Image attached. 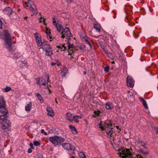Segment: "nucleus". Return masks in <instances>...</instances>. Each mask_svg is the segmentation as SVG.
<instances>
[{
	"label": "nucleus",
	"mask_w": 158,
	"mask_h": 158,
	"mask_svg": "<svg viewBox=\"0 0 158 158\" xmlns=\"http://www.w3.org/2000/svg\"><path fill=\"white\" fill-rule=\"evenodd\" d=\"M12 38L7 30L4 32L3 40L4 47L10 53V56L14 59H17L21 56V55L16 50L15 48L12 46Z\"/></svg>",
	"instance_id": "f257e3e1"
},
{
	"label": "nucleus",
	"mask_w": 158,
	"mask_h": 158,
	"mask_svg": "<svg viewBox=\"0 0 158 158\" xmlns=\"http://www.w3.org/2000/svg\"><path fill=\"white\" fill-rule=\"evenodd\" d=\"M7 111L5 108V102L3 97L0 96V119L6 117Z\"/></svg>",
	"instance_id": "f03ea898"
},
{
	"label": "nucleus",
	"mask_w": 158,
	"mask_h": 158,
	"mask_svg": "<svg viewBox=\"0 0 158 158\" xmlns=\"http://www.w3.org/2000/svg\"><path fill=\"white\" fill-rule=\"evenodd\" d=\"M118 154H119V156L122 158H128L130 157L131 158H145L139 154L137 155L135 157H131L132 154L129 149L127 148L122 150L121 152H120Z\"/></svg>",
	"instance_id": "7ed1b4c3"
},
{
	"label": "nucleus",
	"mask_w": 158,
	"mask_h": 158,
	"mask_svg": "<svg viewBox=\"0 0 158 158\" xmlns=\"http://www.w3.org/2000/svg\"><path fill=\"white\" fill-rule=\"evenodd\" d=\"M27 9L31 10L34 14H36L38 13L37 9L34 2L31 0H28L25 2Z\"/></svg>",
	"instance_id": "20e7f679"
},
{
	"label": "nucleus",
	"mask_w": 158,
	"mask_h": 158,
	"mask_svg": "<svg viewBox=\"0 0 158 158\" xmlns=\"http://www.w3.org/2000/svg\"><path fill=\"white\" fill-rule=\"evenodd\" d=\"M42 48L46 52L47 55L51 56L52 54V48L46 41H44L43 42Z\"/></svg>",
	"instance_id": "39448f33"
},
{
	"label": "nucleus",
	"mask_w": 158,
	"mask_h": 158,
	"mask_svg": "<svg viewBox=\"0 0 158 158\" xmlns=\"http://www.w3.org/2000/svg\"><path fill=\"white\" fill-rule=\"evenodd\" d=\"M64 140V138L58 136L51 137L49 138V140L55 145L61 144Z\"/></svg>",
	"instance_id": "423d86ee"
},
{
	"label": "nucleus",
	"mask_w": 158,
	"mask_h": 158,
	"mask_svg": "<svg viewBox=\"0 0 158 158\" xmlns=\"http://www.w3.org/2000/svg\"><path fill=\"white\" fill-rule=\"evenodd\" d=\"M112 125L111 123L110 120L106 121L104 123H103L102 121H101L98 124L99 127L102 130H105L106 131V129H110V127L112 126Z\"/></svg>",
	"instance_id": "0eeeda50"
},
{
	"label": "nucleus",
	"mask_w": 158,
	"mask_h": 158,
	"mask_svg": "<svg viewBox=\"0 0 158 158\" xmlns=\"http://www.w3.org/2000/svg\"><path fill=\"white\" fill-rule=\"evenodd\" d=\"M74 46L73 44H70L69 41H68L67 43H64L63 44H60L59 46H57V47L59 48L62 49V50L64 51L66 50V47H68V50H69L70 51V48H72Z\"/></svg>",
	"instance_id": "6e6552de"
},
{
	"label": "nucleus",
	"mask_w": 158,
	"mask_h": 158,
	"mask_svg": "<svg viewBox=\"0 0 158 158\" xmlns=\"http://www.w3.org/2000/svg\"><path fill=\"white\" fill-rule=\"evenodd\" d=\"M61 38H64L66 36L67 37V40L69 41L70 39V37L71 36L72 34L69 31V29L68 27H66L64 29L63 31L61 32Z\"/></svg>",
	"instance_id": "1a4fd4ad"
},
{
	"label": "nucleus",
	"mask_w": 158,
	"mask_h": 158,
	"mask_svg": "<svg viewBox=\"0 0 158 158\" xmlns=\"http://www.w3.org/2000/svg\"><path fill=\"white\" fill-rule=\"evenodd\" d=\"M63 147L65 149L68 151L69 152L70 151H73L75 150L74 147L71 143H69L63 142L61 143Z\"/></svg>",
	"instance_id": "9d476101"
},
{
	"label": "nucleus",
	"mask_w": 158,
	"mask_h": 158,
	"mask_svg": "<svg viewBox=\"0 0 158 158\" xmlns=\"http://www.w3.org/2000/svg\"><path fill=\"white\" fill-rule=\"evenodd\" d=\"M7 117L6 115V117L4 119H1L2 120V127L3 129H7L10 126V122L9 120L6 118Z\"/></svg>",
	"instance_id": "9b49d317"
},
{
	"label": "nucleus",
	"mask_w": 158,
	"mask_h": 158,
	"mask_svg": "<svg viewBox=\"0 0 158 158\" xmlns=\"http://www.w3.org/2000/svg\"><path fill=\"white\" fill-rule=\"evenodd\" d=\"M127 86L130 87H133L134 85V81L131 77L128 76L127 77Z\"/></svg>",
	"instance_id": "f8f14e48"
},
{
	"label": "nucleus",
	"mask_w": 158,
	"mask_h": 158,
	"mask_svg": "<svg viewBox=\"0 0 158 158\" xmlns=\"http://www.w3.org/2000/svg\"><path fill=\"white\" fill-rule=\"evenodd\" d=\"M53 24L57 28V30L60 32H61L63 31L64 28L62 27L61 25L58 23H56L55 21H53L52 22Z\"/></svg>",
	"instance_id": "ddd939ff"
},
{
	"label": "nucleus",
	"mask_w": 158,
	"mask_h": 158,
	"mask_svg": "<svg viewBox=\"0 0 158 158\" xmlns=\"http://www.w3.org/2000/svg\"><path fill=\"white\" fill-rule=\"evenodd\" d=\"M49 77L48 75H46L44 78H41V82H42V85H46V82L48 85V83L49 81Z\"/></svg>",
	"instance_id": "4468645a"
},
{
	"label": "nucleus",
	"mask_w": 158,
	"mask_h": 158,
	"mask_svg": "<svg viewBox=\"0 0 158 158\" xmlns=\"http://www.w3.org/2000/svg\"><path fill=\"white\" fill-rule=\"evenodd\" d=\"M12 11V10L10 8L7 7L4 9L3 12L5 14L8 15L10 17L13 13Z\"/></svg>",
	"instance_id": "2eb2a0df"
},
{
	"label": "nucleus",
	"mask_w": 158,
	"mask_h": 158,
	"mask_svg": "<svg viewBox=\"0 0 158 158\" xmlns=\"http://www.w3.org/2000/svg\"><path fill=\"white\" fill-rule=\"evenodd\" d=\"M74 46L72 48H70V51L69 50H68V55L70 56L69 57H68V58L69 59H71L73 58L74 57V55L73 53L74 50Z\"/></svg>",
	"instance_id": "dca6fc26"
},
{
	"label": "nucleus",
	"mask_w": 158,
	"mask_h": 158,
	"mask_svg": "<svg viewBox=\"0 0 158 158\" xmlns=\"http://www.w3.org/2000/svg\"><path fill=\"white\" fill-rule=\"evenodd\" d=\"M46 110L48 112L47 114L48 115L53 116L54 115V112L52 109L50 107H48L46 108Z\"/></svg>",
	"instance_id": "f3484780"
},
{
	"label": "nucleus",
	"mask_w": 158,
	"mask_h": 158,
	"mask_svg": "<svg viewBox=\"0 0 158 158\" xmlns=\"http://www.w3.org/2000/svg\"><path fill=\"white\" fill-rule=\"evenodd\" d=\"M66 119L69 121L72 122L73 121V115L70 113H68L66 114Z\"/></svg>",
	"instance_id": "a211bd4d"
},
{
	"label": "nucleus",
	"mask_w": 158,
	"mask_h": 158,
	"mask_svg": "<svg viewBox=\"0 0 158 158\" xmlns=\"http://www.w3.org/2000/svg\"><path fill=\"white\" fill-rule=\"evenodd\" d=\"M46 33L47 35V38L49 39H52V35L51 34L50 30L49 28H48L47 27H46Z\"/></svg>",
	"instance_id": "6ab92c4d"
},
{
	"label": "nucleus",
	"mask_w": 158,
	"mask_h": 158,
	"mask_svg": "<svg viewBox=\"0 0 158 158\" xmlns=\"http://www.w3.org/2000/svg\"><path fill=\"white\" fill-rule=\"evenodd\" d=\"M113 106L111 103L108 102L106 103V107L107 109L111 110L113 108Z\"/></svg>",
	"instance_id": "aec40b11"
},
{
	"label": "nucleus",
	"mask_w": 158,
	"mask_h": 158,
	"mask_svg": "<svg viewBox=\"0 0 158 158\" xmlns=\"http://www.w3.org/2000/svg\"><path fill=\"white\" fill-rule=\"evenodd\" d=\"M69 128L71 130L73 133L74 134H77V132L74 126L72 125H70L69 126Z\"/></svg>",
	"instance_id": "412c9836"
},
{
	"label": "nucleus",
	"mask_w": 158,
	"mask_h": 158,
	"mask_svg": "<svg viewBox=\"0 0 158 158\" xmlns=\"http://www.w3.org/2000/svg\"><path fill=\"white\" fill-rule=\"evenodd\" d=\"M113 128H111L110 129H106V132L107 134L110 136H112L113 134V131L112 130Z\"/></svg>",
	"instance_id": "4be33fe9"
},
{
	"label": "nucleus",
	"mask_w": 158,
	"mask_h": 158,
	"mask_svg": "<svg viewBox=\"0 0 158 158\" xmlns=\"http://www.w3.org/2000/svg\"><path fill=\"white\" fill-rule=\"evenodd\" d=\"M139 99L140 100L141 102H142L143 106L146 109H148V106L147 104L146 101L143 99L142 98H140Z\"/></svg>",
	"instance_id": "5701e85b"
},
{
	"label": "nucleus",
	"mask_w": 158,
	"mask_h": 158,
	"mask_svg": "<svg viewBox=\"0 0 158 158\" xmlns=\"http://www.w3.org/2000/svg\"><path fill=\"white\" fill-rule=\"evenodd\" d=\"M68 73V70L66 67H64L61 70V76H64Z\"/></svg>",
	"instance_id": "b1692460"
},
{
	"label": "nucleus",
	"mask_w": 158,
	"mask_h": 158,
	"mask_svg": "<svg viewBox=\"0 0 158 158\" xmlns=\"http://www.w3.org/2000/svg\"><path fill=\"white\" fill-rule=\"evenodd\" d=\"M32 105L31 103L29 102L27 104L25 107V110L26 111L29 112L30 111V109L31 108Z\"/></svg>",
	"instance_id": "393cba45"
},
{
	"label": "nucleus",
	"mask_w": 158,
	"mask_h": 158,
	"mask_svg": "<svg viewBox=\"0 0 158 158\" xmlns=\"http://www.w3.org/2000/svg\"><path fill=\"white\" fill-rule=\"evenodd\" d=\"M36 95L37 96L40 102L41 103H43L44 102V100L41 95L39 93H37L36 94Z\"/></svg>",
	"instance_id": "a878e982"
},
{
	"label": "nucleus",
	"mask_w": 158,
	"mask_h": 158,
	"mask_svg": "<svg viewBox=\"0 0 158 158\" xmlns=\"http://www.w3.org/2000/svg\"><path fill=\"white\" fill-rule=\"evenodd\" d=\"M94 28L98 32H100V26L98 24H95L94 25Z\"/></svg>",
	"instance_id": "bb28decb"
},
{
	"label": "nucleus",
	"mask_w": 158,
	"mask_h": 158,
	"mask_svg": "<svg viewBox=\"0 0 158 158\" xmlns=\"http://www.w3.org/2000/svg\"><path fill=\"white\" fill-rule=\"evenodd\" d=\"M82 118V117L80 116L76 115L75 116H73V120L75 122L77 123H78V121L77 120V119L79 118L81 119Z\"/></svg>",
	"instance_id": "cd10ccee"
},
{
	"label": "nucleus",
	"mask_w": 158,
	"mask_h": 158,
	"mask_svg": "<svg viewBox=\"0 0 158 158\" xmlns=\"http://www.w3.org/2000/svg\"><path fill=\"white\" fill-rule=\"evenodd\" d=\"M84 40L85 41L87 42V43L91 47V44L90 42V39L89 38L86 36L85 37H84Z\"/></svg>",
	"instance_id": "c85d7f7f"
},
{
	"label": "nucleus",
	"mask_w": 158,
	"mask_h": 158,
	"mask_svg": "<svg viewBox=\"0 0 158 158\" xmlns=\"http://www.w3.org/2000/svg\"><path fill=\"white\" fill-rule=\"evenodd\" d=\"M39 20L40 23H41L43 22L45 25H47V24L45 23V19L41 16L40 17Z\"/></svg>",
	"instance_id": "c756f323"
},
{
	"label": "nucleus",
	"mask_w": 158,
	"mask_h": 158,
	"mask_svg": "<svg viewBox=\"0 0 158 158\" xmlns=\"http://www.w3.org/2000/svg\"><path fill=\"white\" fill-rule=\"evenodd\" d=\"M101 113V112L100 110H98L97 111H95L94 112V114L93 115V117L94 118H96L97 116H99L100 113Z\"/></svg>",
	"instance_id": "7c9ffc66"
},
{
	"label": "nucleus",
	"mask_w": 158,
	"mask_h": 158,
	"mask_svg": "<svg viewBox=\"0 0 158 158\" xmlns=\"http://www.w3.org/2000/svg\"><path fill=\"white\" fill-rule=\"evenodd\" d=\"M11 89V88L9 86H6L5 88L3 89L2 91L5 92H7L10 91Z\"/></svg>",
	"instance_id": "2f4dec72"
},
{
	"label": "nucleus",
	"mask_w": 158,
	"mask_h": 158,
	"mask_svg": "<svg viewBox=\"0 0 158 158\" xmlns=\"http://www.w3.org/2000/svg\"><path fill=\"white\" fill-rule=\"evenodd\" d=\"M35 36L36 38V42L37 41H39V40H41V36L40 35L36 33V34L35 35Z\"/></svg>",
	"instance_id": "473e14b6"
},
{
	"label": "nucleus",
	"mask_w": 158,
	"mask_h": 158,
	"mask_svg": "<svg viewBox=\"0 0 158 158\" xmlns=\"http://www.w3.org/2000/svg\"><path fill=\"white\" fill-rule=\"evenodd\" d=\"M33 144L35 146H38L40 145V143L39 141H35L33 142Z\"/></svg>",
	"instance_id": "72a5a7b5"
},
{
	"label": "nucleus",
	"mask_w": 158,
	"mask_h": 158,
	"mask_svg": "<svg viewBox=\"0 0 158 158\" xmlns=\"http://www.w3.org/2000/svg\"><path fill=\"white\" fill-rule=\"evenodd\" d=\"M36 42L37 45L39 47L41 46L43 44L41 40H39V41H36Z\"/></svg>",
	"instance_id": "f704fd0d"
},
{
	"label": "nucleus",
	"mask_w": 158,
	"mask_h": 158,
	"mask_svg": "<svg viewBox=\"0 0 158 158\" xmlns=\"http://www.w3.org/2000/svg\"><path fill=\"white\" fill-rule=\"evenodd\" d=\"M79 155L81 158H86L83 152H80Z\"/></svg>",
	"instance_id": "c9c22d12"
},
{
	"label": "nucleus",
	"mask_w": 158,
	"mask_h": 158,
	"mask_svg": "<svg viewBox=\"0 0 158 158\" xmlns=\"http://www.w3.org/2000/svg\"><path fill=\"white\" fill-rule=\"evenodd\" d=\"M36 83L38 85H40V81H41V78H37L36 79Z\"/></svg>",
	"instance_id": "e433bc0d"
},
{
	"label": "nucleus",
	"mask_w": 158,
	"mask_h": 158,
	"mask_svg": "<svg viewBox=\"0 0 158 158\" xmlns=\"http://www.w3.org/2000/svg\"><path fill=\"white\" fill-rule=\"evenodd\" d=\"M109 69V66H107L104 68V70L106 72H108Z\"/></svg>",
	"instance_id": "4c0bfd02"
},
{
	"label": "nucleus",
	"mask_w": 158,
	"mask_h": 158,
	"mask_svg": "<svg viewBox=\"0 0 158 158\" xmlns=\"http://www.w3.org/2000/svg\"><path fill=\"white\" fill-rule=\"evenodd\" d=\"M153 129L156 131V134H158V127H152Z\"/></svg>",
	"instance_id": "58836bf2"
},
{
	"label": "nucleus",
	"mask_w": 158,
	"mask_h": 158,
	"mask_svg": "<svg viewBox=\"0 0 158 158\" xmlns=\"http://www.w3.org/2000/svg\"><path fill=\"white\" fill-rule=\"evenodd\" d=\"M85 46L84 45L82 44V45H81L80 46V49L81 50H83L85 48Z\"/></svg>",
	"instance_id": "ea45409f"
},
{
	"label": "nucleus",
	"mask_w": 158,
	"mask_h": 158,
	"mask_svg": "<svg viewBox=\"0 0 158 158\" xmlns=\"http://www.w3.org/2000/svg\"><path fill=\"white\" fill-rule=\"evenodd\" d=\"M118 59L121 60H124V57L123 56L120 55L118 56Z\"/></svg>",
	"instance_id": "a19ab883"
},
{
	"label": "nucleus",
	"mask_w": 158,
	"mask_h": 158,
	"mask_svg": "<svg viewBox=\"0 0 158 158\" xmlns=\"http://www.w3.org/2000/svg\"><path fill=\"white\" fill-rule=\"evenodd\" d=\"M29 145L30 146V147L32 149H34V147H33V144L32 143H30L29 144Z\"/></svg>",
	"instance_id": "79ce46f5"
},
{
	"label": "nucleus",
	"mask_w": 158,
	"mask_h": 158,
	"mask_svg": "<svg viewBox=\"0 0 158 158\" xmlns=\"http://www.w3.org/2000/svg\"><path fill=\"white\" fill-rule=\"evenodd\" d=\"M32 152L31 149L29 148L28 150V152L29 153H31Z\"/></svg>",
	"instance_id": "37998d69"
},
{
	"label": "nucleus",
	"mask_w": 158,
	"mask_h": 158,
	"mask_svg": "<svg viewBox=\"0 0 158 158\" xmlns=\"http://www.w3.org/2000/svg\"><path fill=\"white\" fill-rule=\"evenodd\" d=\"M56 63H54V62H52L51 63V65L52 66H54L55 65H56Z\"/></svg>",
	"instance_id": "c03bdc74"
},
{
	"label": "nucleus",
	"mask_w": 158,
	"mask_h": 158,
	"mask_svg": "<svg viewBox=\"0 0 158 158\" xmlns=\"http://www.w3.org/2000/svg\"><path fill=\"white\" fill-rule=\"evenodd\" d=\"M44 129H42L41 130V132L42 133H44Z\"/></svg>",
	"instance_id": "a18cd8bd"
},
{
	"label": "nucleus",
	"mask_w": 158,
	"mask_h": 158,
	"mask_svg": "<svg viewBox=\"0 0 158 158\" xmlns=\"http://www.w3.org/2000/svg\"><path fill=\"white\" fill-rule=\"evenodd\" d=\"M135 35L134 34V36L135 37V38H137V37L138 36V35Z\"/></svg>",
	"instance_id": "49530a36"
},
{
	"label": "nucleus",
	"mask_w": 158,
	"mask_h": 158,
	"mask_svg": "<svg viewBox=\"0 0 158 158\" xmlns=\"http://www.w3.org/2000/svg\"><path fill=\"white\" fill-rule=\"evenodd\" d=\"M66 1L67 2H72L73 0H66Z\"/></svg>",
	"instance_id": "de8ad7c7"
},
{
	"label": "nucleus",
	"mask_w": 158,
	"mask_h": 158,
	"mask_svg": "<svg viewBox=\"0 0 158 158\" xmlns=\"http://www.w3.org/2000/svg\"><path fill=\"white\" fill-rule=\"evenodd\" d=\"M48 90L49 92V93L51 94V90L50 89H49V88H48Z\"/></svg>",
	"instance_id": "09e8293b"
},
{
	"label": "nucleus",
	"mask_w": 158,
	"mask_h": 158,
	"mask_svg": "<svg viewBox=\"0 0 158 158\" xmlns=\"http://www.w3.org/2000/svg\"><path fill=\"white\" fill-rule=\"evenodd\" d=\"M86 73V72L85 71H84L83 72V74L84 75H85Z\"/></svg>",
	"instance_id": "8fccbe9b"
},
{
	"label": "nucleus",
	"mask_w": 158,
	"mask_h": 158,
	"mask_svg": "<svg viewBox=\"0 0 158 158\" xmlns=\"http://www.w3.org/2000/svg\"><path fill=\"white\" fill-rule=\"evenodd\" d=\"M143 153L144 154H148V152H144Z\"/></svg>",
	"instance_id": "3c124183"
},
{
	"label": "nucleus",
	"mask_w": 158,
	"mask_h": 158,
	"mask_svg": "<svg viewBox=\"0 0 158 158\" xmlns=\"http://www.w3.org/2000/svg\"><path fill=\"white\" fill-rule=\"evenodd\" d=\"M44 134L45 135H47V133L46 132H44Z\"/></svg>",
	"instance_id": "603ef678"
},
{
	"label": "nucleus",
	"mask_w": 158,
	"mask_h": 158,
	"mask_svg": "<svg viewBox=\"0 0 158 158\" xmlns=\"http://www.w3.org/2000/svg\"><path fill=\"white\" fill-rule=\"evenodd\" d=\"M111 63L112 64H114V61H113L112 62H111Z\"/></svg>",
	"instance_id": "864d4df0"
},
{
	"label": "nucleus",
	"mask_w": 158,
	"mask_h": 158,
	"mask_svg": "<svg viewBox=\"0 0 158 158\" xmlns=\"http://www.w3.org/2000/svg\"><path fill=\"white\" fill-rule=\"evenodd\" d=\"M55 102H56V103H57V101H56V99H55Z\"/></svg>",
	"instance_id": "5fc2aeb1"
},
{
	"label": "nucleus",
	"mask_w": 158,
	"mask_h": 158,
	"mask_svg": "<svg viewBox=\"0 0 158 158\" xmlns=\"http://www.w3.org/2000/svg\"><path fill=\"white\" fill-rule=\"evenodd\" d=\"M71 158H75L73 156H72Z\"/></svg>",
	"instance_id": "6e6d98bb"
},
{
	"label": "nucleus",
	"mask_w": 158,
	"mask_h": 158,
	"mask_svg": "<svg viewBox=\"0 0 158 158\" xmlns=\"http://www.w3.org/2000/svg\"><path fill=\"white\" fill-rule=\"evenodd\" d=\"M116 127L117 128V129H118V127L117 126H116Z\"/></svg>",
	"instance_id": "4d7b16f0"
},
{
	"label": "nucleus",
	"mask_w": 158,
	"mask_h": 158,
	"mask_svg": "<svg viewBox=\"0 0 158 158\" xmlns=\"http://www.w3.org/2000/svg\"><path fill=\"white\" fill-rule=\"evenodd\" d=\"M145 144H144V145H142V146H144V147L145 148Z\"/></svg>",
	"instance_id": "13d9d810"
},
{
	"label": "nucleus",
	"mask_w": 158,
	"mask_h": 158,
	"mask_svg": "<svg viewBox=\"0 0 158 158\" xmlns=\"http://www.w3.org/2000/svg\"><path fill=\"white\" fill-rule=\"evenodd\" d=\"M19 10H20L19 9H18L17 11H19Z\"/></svg>",
	"instance_id": "bf43d9fd"
},
{
	"label": "nucleus",
	"mask_w": 158,
	"mask_h": 158,
	"mask_svg": "<svg viewBox=\"0 0 158 158\" xmlns=\"http://www.w3.org/2000/svg\"><path fill=\"white\" fill-rule=\"evenodd\" d=\"M150 11L151 12V11H153V10H151V9H150Z\"/></svg>",
	"instance_id": "052dcab7"
},
{
	"label": "nucleus",
	"mask_w": 158,
	"mask_h": 158,
	"mask_svg": "<svg viewBox=\"0 0 158 158\" xmlns=\"http://www.w3.org/2000/svg\"><path fill=\"white\" fill-rule=\"evenodd\" d=\"M129 7H130L131 8V9L132 8V7L131 6H129Z\"/></svg>",
	"instance_id": "680f3d73"
},
{
	"label": "nucleus",
	"mask_w": 158,
	"mask_h": 158,
	"mask_svg": "<svg viewBox=\"0 0 158 158\" xmlns=\"http://www.w3.org/2000/svg\"><path fill=\"white\" fill-rule=\"evenodd\" d=\"M57 65H58V66H59V63L58 64H57Z\"/></svg>",
	"instance_id": "e2e57ef3"
},
{
	"label": "nucleus",
	"mask_w": 158,
	"mask_h": 158,
	"mask_svg": "<svg viewBox=\"0 0 158 158\" xmlns=\"http://www.w3.org/2000/svg\"><path fill=\"white\" fill-rule=\"evenodd\" d=\"M13 43H14V44H15V42H13Z\"/></svg>",
	"instance_id": "0e129e2a"
},
{
	"label": "nucleus",
	"mask_w": 158,
	"mask_h": 158,
	"mask_svg": "<svg viewBox=\"0 0 158 158\" xmlns=\"http://www.w3.org/2000/svg\"><path fill=\"white\" fill-rule=\"evenodd\" d=\"M27 18V17H26L25 18V19H26Z\"/></svg>",
	"instance_id": "69168bd1"
},
{
	"label": "nucleus",
	"mask_w": 158,
	"mask_h": 158,
	"mask_svg": "<svg viewBox=\"0 0 158 158\" xmlns=\"http://www.w3.org/2000/svg\"><path fill=\"white\" fill-rule=\"evenodd\" d=\"M15 19H17V18H14Z\"/></svg>",
	"instance_id": "338daca9"
},
{
	"label": "nucleus",
	"mask_w": 158,
	"mask_h": 158,
	"mask_svg": "<svg viewBox=\"0 0 158 158\" xmlns=\"http://www.w3.org/2000/svg\"><path fill=\"white\" fill-rule=\"evenodd\" d=\"M141 152H143V151H142V150H141Z\"/></svg>",
	"instance_id": "774afa93"
}]
</instances>
